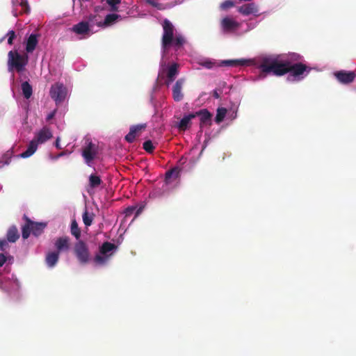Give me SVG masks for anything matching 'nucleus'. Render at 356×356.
I'll list each match as a JSON object with an SVG mask.
<instances>
[{
	"mask_svg": "<svg viewBox=\"0 0 356 356\" xmlns=\"http://www.w3.org/2000/svg\"><path fill=\"white\" fill-rule=\"evenodd\" d=\"M302 58V56L301 55L294 52L289 53L283 56H264L259 59L258 68L260 70L261 73L264 74V76H266V74H269L273 72V70L269 69L272 62L276 63L277 65L289 64L290 65L296 64V63H300V61Z\"/></svg>",
	"mask_w": 356,
	"mask_h": 356,
	"instance_id": "1",
	"label": "nucleus"
},
{
	"mask_svg": "<svg viewBox=\"0 0 356 356\" xmlns=\"http://www.w3.org/2000/svg\"><path fill=\"white\" fill-rule=\"evenodd\" d=\"M269 69L273 70L270 74L275 76H281L290 73L291 76L298 80L303 79V75L309 74L311 71V68L302 63H296V64L289 65V64L277 65L276 63L272 62Z\"/></svg>",
	"mask_w": 356,
	"mask_h": 356,
	"instance_id": "2",
	"label": "nucleus"
},
{
	"mask_svg": "<svg viewBox=\"0 0 356 356\" xmlns=\"http://www.w3.org/2000/svg\"><path fill=\"white\" fill-rule=\"evenodd\" d=\"M28 63V56L21 55L17 50L10 51L8 54V70L12 72L14 70L21 73L25 70Z\"/></svg>",
	"mask_w": 356,
	"mask_h": 356,
	"instance_id": "3",
	"label": "nucleus"
},
{
	"mask_svg": "<svg viewBox=\"0 0 356 356\" xmlns=\"http://www.w3.org/2000/svg\"><path fill=\"white\" fill-rule=\"evenodd\" d=\"M23 218L26 221L25 225L22 227V238L24 239L28 238L31 233L35 236H40L47 226V224L44 222H35L32 221L26 215L24 216Z\"/></svg>",
	"mask_w": 356,
	"mask_h": 356,
	"instance_id": "4",
	"label": "nucleus"
},
{
	"mask_svg": "<svg viewBox=\"0 0 356 356\" xmlns=\"http://www.w3.org/2000/svg\"><path fill=\"white\" fill-rule=\"evenodd\" d=\"M163 33L162 35V49L165 54L172 45L174 38L175 27L172 22L168 19H165L162 23Z\"/></svg>",
	"mask_w": 356,
	"mask_h": 356,
	"instance_id": "5",
	"label": "nucleus"
},
{
	"mask_svg": "<svg viewBox=\"0 0 356 356\" xmlns=\"http://www.w3.org/2000/svg\"><path fill=\"white\" fill-rule=\"evenodd\" d=\"M98 154V146L93 143L90 139H86L82 148V156L86 163L90 164Z\"/></svg>",
	"mask_w": 356,
	"mask_h": 356,
	"instance_id": "6",
	"label": "nucleus"
},
{
	"mask_svg": "<svg viewBox=\"0 0 356 356\" xmlns=\"http://www.w3.org/2000/svg\"><path fill=\"white\" fill-rule=\"evenodd\" d=\"M74 251L77 259L81 264H85L88 262L90 253L85 242L79 241L74 245Z\"/></svg>",
	"mask_w": 356,
	"mask_h": 356,
	"instance_id": "7",
	"label": "nucleus"
},
{
	"mask_svg": "<svg viewBox=\"0 0 356 356\" xmlns=\"http://www.w3.org/2000/svg\"><path fill=\"white\" fill-rule=\"evenodd\" d=\"M49 94L51 97L56 102V104H60L64 101L67 95V89L63 83H56L52 85Z\"/></svg>",
	"mask_w": 356,
	"mask_h": 356,
	"instance_id": "8",
	"label": "nucleus"
},
{
	"mask_svg": "<svg viewBox=\"0 0 356 356\" xmlns=\"http://www.w3.org/2000/svg\"><path fill=\"white\" fill-rule=\"evenodd\" d=\"M220 26L224 32L227 33L238 30L241 24L232 17H225L220 21Z\"/></svg>",
	"mask_w": 356,
	"mask_h": 356,
	"instance_id": "9",
	"label": "nucleus"
},
{
	"mask_svg": "<svg viewBox=\"0 0 356 356\" xmlns=\"http://www.w3.org/2000/svg\"><path fill=\"white\" fill-rule=\"evenodd\" d=\"M334 76L340 83L348 84L354 81L356 74L354 72L341 70L335 72Z\"/></svg>",
	"mask_w": 356,
	"mask_h": 356,
	"instance_id": "10",
	"label": "nucleus"
},
{
	"mask_svg": "<svg viewBox=\"0 0 356 356\" xmlns=\"http://www.w3.org/2000/svg\"><path fill=\"white\" fill-rule=\"evenodd\" d=\"M146 128V124H140L130 127L129 132L126 135L125 140L128 143H133L136 136Z\"/></svg>",
	"mask_w": 356,
	"mask_h": 356,
	"instance_id": "11",
	"label": "nucleus"
},
{
	"mask_svg": "<svg viewBox=\"0 0 356 356\" xmlns=\"http://www.w3.org/2000/svg\"><path fill=\"white\" fill-rule=\"evenodd\" d=\"M237 10L239 13H241L243 15H258V6L254 3H249L244 4L241 6L238 7Z\"/></svg>",
	"mask_w": 356,
	"mask_h": 356,
	"instance_id": "12",
	"label": "nucleus"
},
{
	"mask_svg": "<svg viewBox=\"0 0 356 356\" xmlns=\"http://www.w3.org/2000/svg\"><path fill=\"white\" fill-rule=\"evenodd\" d=\"M185 79H179L172 87V97L175 102H180L184 98V94L181 92Z\"/></svg>",
	"mask_w": 356,
	"mask_h": 356,
	"instance_id": "13",
	"label": "nucleus"
},
{
	"mask_svg": "<svg viewBox=\"0 0 356 356\" xmlns=\"http://www.w3.org/2000/svg\"><path fill=\"white\" fill-rule=\"evenodd\" d=\"M193 115H195V118L197 116L200 117V127H202L204 125H211L212 114L208 110L202 109L199 111L193 113Z\"/></svg>",
	"mask_w": 356,
	"mask_h": 356,
	"instance_id": "14",
	"label": "nucleus"
},
{
	"mask_svg": "<svg viewBox=\"0 0 356 356\" xmlns=\"http://www.w3.org/2000/svg\"><path fill=\"white\" fill-rule=\"evenodd\" d=\"M52 138V134L48 127H43L34 136L33 139L38 144H42Z\"/></svg>",
	"mask_w": 356,
	"mask_h": 356,
	"instance_id": "15",
	"label": "nucleus"
},
{
	"mask_svg": "<svg viewBox=\"0 0 356 356\" xmlns=\"http://www.w3.org/2000/svg\"><path fill=\"white\" fill-rule=\"evenodd\" d=\"M56 252L59 253L63 251H67L70 248V238L68 236L58 238L55 241Z\"/></svg>",
	"mask_w": 356,
	"mask_h": 356,
	"instance_id": "16",
	"label": "nucleus"
},
{
	"mask_svg": "<svg viewBox=\"0 0 356 356\" xmlns=\"http://www.w3.org/2000/svg\"><path fill=\"white\" fill-rule=\"evenodd\" d=\"M195 118V115L193 113H190L187 115H185L179 122L177 123L176 127L181 131H184L188 129L191 125V120Z\"/></svg>",
	"mask_w": 356,
	"mask_h": 356,
	"instance_id": "17",
	"label": "nucleus"
},
{
	"mask_svg": "<svg viewBox=\"0 0 356 356\" xmlns=\"http://www.w3.org/2000/svg\"><path fill=\"white\" fill-rule=\"evenodd\" d=\"M72 31L78 35L87 34L90 31L89 23L88 22L82 21L74 24L72 28Z\"/></svg>",
	"mask_w": 356,
	"mask_h": 356,
	"instance_id": "18",
	"label": "nucleus"
},
{
	"mask_svg": "<svg viewBox=\"0 0 356 356\" xmlns=\"http://www.w3.org/2000/svg\"><path fill=\"white\" fill-rule=\"evenodd\" d=\"M179 65L177 63H172L170 65L167 70V81L166 84L169 85V83L173 82L179 73Z\"/></svg>",
	"mask_w": 356,
	"mask_h": 356,
	"instance_id": "19",
	"label": "nucleus"
},
{
	"mask_svg": "<svg viewBox=\"0 0 356 356\" xmlns=\"http://www.w3.org/2000/svg\"><path fill=\"white\" fill-rule=\"evenodd\" d=\"M251 63L250 60L246 59H234L225 60L221 62V65L227 67H237L248 65Z\"/></svg>",
	"mask_w": 356,
	"mask_h": 356,
	"instance_id": "20",
	"label": "nucleus"
},
{
	"mask_svg": "<svg viewBox=\"0 0 356 356\" xmlns=\"http://www.w3.org/2000/svg\"><path fill=\"white\" fill-rule=\"evenodd\" d=\"M119 18H120V15L108 14L105 17L104 22H99L97 24L99 27H107L113 24Z\"/></svg>",
	"mask_w": 356,
	"mask_h": 356,
	"instance_id": "21",
	"label": "nucleus"
},
{
	"mask_svg": "<svg viewBox=\"0 0 356 356\" xmlns=\"http://www.w3.org/2000/svg\"><path fill=\"white\" fill-rule=\"evenodd\" d=\"M38 36L37 34H31L28 38L26 44V51L28 53H31L35 49L38 43Z\"/></svg>",
	"mask_w": 356,
	"mask_h": 356,
	"instance_id": "22",
	"label": "nucleus"
},
{
	"mask_svg": "<svg viewBox=\"0 0 356 356\" xmlns=\"http://www.w3.org/2000/svg\"><path fill=\"white\" fill-rule=\"evenodd\" d=\"M59 259V252L56 251L49 252L47 254L45 261L47 265L52 268L56 266Z\"/></svg>",
	"mask_w": 356,
	"mask_h": 356,
	"instance_id": "23",
	"label": "nucleus"
},
{
	"mask_svg": "<svg viewBox=\"0 0 356 356\" xmlns=\"http://www.w3.org/2000/svg\"><path fill=\"white\" fill-rule=\"evenodd\" d=\"M38 145L39 144H38L36 140L33 139L29 143V144L28 145V147H27V149L25 152H22L19 155V156L22 157V158H28V157L32 156L35 152V151L37 150Z\"/></svg>",
	"mask_w": 356,
	"mask_h": 356,
	"instance_id": "24",
	"label": "nucleus"
},
{
	"mask_svg": "<svg viewBox=\"0 0 356 356\" xmlns=\"http://www.w3.org/2000/svg\"><path fill=\"white\" fill-rule=\"evenodd\" d=\"M6 237L8 241L10 243H15L19 238V234L16 226L13 225L8 229Z\"/></svg>",
	"mask_w": 356,
	"mask_h": 356,
	"instance_id": "25",
	"label": "nucleus"
},
{
	"mask_svg": "<svg viewBox=\"0 0 356 356\" xmlns=\"http://www.w3.org/2000/svg\"><path fill=\"white\" fill-rule=\"evenodd\" d=\"M21 88L22 94L26 99H29L33 94L32 86L28 81H24L22 83Z\"/></svg>",
	"mask_w": 356,
	"mask_h": 356,
	"instance_id": "26",
	"label": "nucleus"
},
{
	"mask_svg": "<svg viewBox=\"0 0 356 356\" xmlns=\"http://www.w3.org/2000/svg\"><path fill=\"white\" fill-rule=\"evenodd\" d=\"M116 248L115 244L110 242H104L99 248V252L102 254H106L108 252Z\"/></svg>",
	"mask_w": 356,
	"mask_h": 356,
	"instance_id": "27",
	"label": "nucleus"
},
{
	"mask_svg": "<svg viewBox=\"0 0 356 356\" xmlns=\"http://www.w3.org/2000/svg\"><path fill=\"white\" fill-rule=\"evenodd\" d=\"M95 214L93 213H89L87 209L83 213L82 218L83 223L86 226H90L94 220Z\"/></svg>",
	"mask_w": 356,
	"mask_h": 356,
	"instance_id": "28",
	"label": "nucleus"
},
{
	"mask_svg": "<svg viewBox=\"0 0 356 356\" xmlns=\"http://www.w3.org/2000/svg\"><path fill=\"white\" fill-rule=\"evenodd\" d=\"M143 207H140L139 208H137L135 206H131V207H127L125 209L124 213H125L126 216H129L136 211L135 218H136L141 213V212L143 211Z\"/></svg>",
	"mask_w": 356,
	"mask_h": 356,
	"instance_id": "29",
	"label": "nucleus"
},
{
	"mask_svg": "<svg viewBox=\"0 0 356 356\" xmlns=\"http://www.w3.org/2000/svg\"><path fill=\"white\" fill-rule=\"evenodd\" d=\"M102 181L101 179V178L95 175V174H92L90 175L89 177V185L91 188H97L101 184H102Z\"/></svg>",
	"mask_w": 356,
	"mask_h": 356,
	"instance_id": "30",
	"label": "nucleus"
},
{
	"mask_svg": "<svg viewBox=\"0 0 356 356\" xmlns=\"http://www.w3.org/2000/svg\"><path fill=\"white\" fill-rule=\"evenodd\" d=\"M70 231L72 235H73L76 239L80 238L81 230L79 227L78 223L75 220L72 221Z\"/></svg>",
	"mask_w": 356,
	"mask_h": 356,
	"instance_id": "31",
	"label": "nucleus"
},
{
	"mask_svg": "<svg viewBox=\"0 0 356 356\" xmlns=\"http://www.w3.org/2000/svg\"><path fill=\"white\" fill-rule=\"evenodd\" d=\"M179 170L177 168H174L167 171L165 173L166 182H168L169 180L172 177L174 179L177 178L179 176Z\"/></svg>",
	"mask_w": 356,
	"mask_h": 356,
	"instance_id": "32",
	"label": "nucleus"
},
{
	"mask_svg": "<svg viewBox=\"0 0 356 356\" xmlns=\"http://www.w3.org/2000/svg\"><path fill=\"white\" fill-rule=\"evenodd\" d=\"M227 113V109L225 108H218L217 110V114L216 115L215 120L217 123L221 122Z\"/></svg>",
	"mask_w": 356,
	"mask_h": 356,
	"instance_id": "33",
	"label": "nucleus"
},
{
	"mask_svg": "<svg viewBox=\"0 0 356 356\" xmlns=\"http://www.w3.org/2000/svg\"><path fill=\"white\" fill-rule=\"evenodd\" d=\"M184 42V38L181 35H176L175 38H173V42L172 44H173L175 49L177 50L182 47Z\"/></svg>",
	"mask_w": 356,
	"mask_h": 356,
	"instance_id": "34",
	"label": "nucleus"
},
{
	"mask_svg": "<svg viewBox=\"0 0 356 356\" xmlns=\"http://www.w3.org/2000/svg\"><path fill=\"white\" fill-rule=\"evenodd\" d=\"M20 6L22 7V10L19 12V15L29 14L31 9L27 0H20Z\"/></svg>",
	"mask_w": 356,
	"mask_h": 356,
	"instance_id": "35",
	"label": "nucleus"
},
{
	"mask_svg": "<svg viewBox=\"0 0 356 356\" xmlns=\"http://www.w3.org/2000/svg\"><path fill=\"white\" fill-rule=\"evenodd\" d=\"M143 147L148 153H152L155 149V147L150 140L144 142Z\"/></svg>",
	"mask_w": 356,
	"mask_h": 356,
	"instance_id": "36",
	"label": "nucleus"
},
{
	"mask_svg": "<svg viewBox=\"0 0 356 356\" xmlns=\"http://www.w3.org/2000/svg\"><path fill=\"white\" fill-rule=\"evenodd\" d=\"M106 2L111 6V11H117V6L120 3L121 0H106Z\"/></svg>",
	"mask_w": 356,
	"mask_h": 356,
	"instance_id": "37",
	"label": "nucleus"
},
{
	"mask_svg": "<svg viewBox=\"0 0 356 356\" xmlns=\"http://www.w3.org/2000/svg\"><path fill=\"white\" fill-rule=\"evenodd\" d=\"M234 6V2L232 0H226L220 4L222 10H227Z\"/></svg>",
	"mask_w": 356,
	"mask_h": 356,
	"instance_id": "38",
	"label": "nucleus"
},
{
	"mask_svg": "<svg viewBox=\"0 0 356 356\" xmlns=\"http://www.w3.org/2000/svg\"><path fill=\"white\" fill-rule=\"evenodd\" d=\"M6 36L8 37V44L12 45L13 44L14 39L16 38L15 32L13 30L9 31L6 34Z\"/></svg>",
	"mask_w": 356,
	"mask_h": 356,
	"instance_id": "39",
	"label": "nucleus"
},
{
	"mask_svg": "<svg viewBox=\"0 0 356 356\" xmlns=\"http://www.w3.org/2000/svg\"><path fill=\"white\" fill-rule=\"evenodd\" d=\"M12 4L13 6V10L12 11L13 15L17 17L18 16V13L16 10V7L19 6H20V0H12Z\"/></svg>",
	"mask_w": 356,
	"mask_h": 356,
	"instance_id": "40",
	"label": "nucleus"
},
{
	"mask_svg": "<svg viewBox=\"0 0 356 356\" xmlns=\"http://www.w3.org/2000/svg\"><path fill=\"white\" fill-rule=\"evenodd\" d=\"M107 257L97 254L95 257V261L99 264H103L106 262Z\"/></svg>",
	"mask_w": 356,
	"mask_h": 356,
	"instance_id": "41",
	"label": "nucleus"
},
{
	"mask_svg": "<svg viewBox=\"0 0 356 356\" xmlns=\"http://www.w3.org/2000/svg\"><path fill=\"white\" fill-rule=\"evenodd\" d=\"M8 246V240H6V239L0 240V250L4 251Z\"/></svg>",
	"mask_w": 356,
	"mask_h": 356,
	"instance_id": "42",
	"label": "nucleus"
},
{
	"mask_svg": "<svg viewBox=\"0 0 356 356\" xmlns=\"http://www.w3.org/2000/svg\"><path fill=\"white\" fill-rule=\"evenodd\" d=\"M202 65L206 68L211 69L213 67L214 64L211 61H205L202 63Z\"/></svg>",
	"mask_w": 356,
	"mask_h": 356,
	"instance_id": "43",
	"label": "nucleus"
},
{
	"mask_svg": "<svg viewBox=\"0 0 356 356\" xmlns=\"http://www.w3.org/2000/svg\"><path fill=\"white\" fill-rule=\"evenodd\" d=\"M6 256L2 254V253H0V267H1L6 262Z\"/></svg>",
	"mask_w": 356,
	"mask_h": 356,
	"instance_id": "44",
	"label": "nucleus"
},
{
	"mask_svg": "<svg viewBox=\"0 0 356 356\" xmlns=\"http://www.w3.org/2000/svg\"><path fill=\"white\" fill-rule=\"evenodd\" d=\"M213 97L215 98V99H219L220 97V93L218 92L217 90H214L213 91Z\"/></svg>",
	"mask_w": 356,
	"mask_h": 356,
	"instance_id": "45",
	"label": "nucleus"
},
{
	"mask_svg": "<svg viewBox=\"0 0 356 356\" xmlns=\"http://www.w3.org/2000/svg\"><path fill=\"white\" fill-rule=\"evenodd\" d=\"M55 146L58 149H61L62 147L60 145V139L58 138L55 141Z\"/></svg>",
	"mask_w": 356,
	"mask_h": 356,
	"instance_id": "46",
	"label": "nucleus"
},
{
	"mask_svg": "<svg viewBox=\"0 0 356 356\" xmlns=\"http://www.w3.org/2000/svg\"><path fill=\"white\" fill-rule=\"evenodd\" d=\"M55 113H56V111H54L53 112L48 114V115L47 117V120H49L52 119L54 117Z\"/></svg>",
	"mask_w": 356,
	"mask_h": 356,
	"instance_id": "47",
	"label": "nucleus"
},
{
	"mask_svg": "<svg viewBox=\"0 0 356 356\" xmlns=\"http://www.w3.org/2000/svg\"><path fill=\"white\" fill-rule=\"evenodd\" d=\"M94 10H95V12L99 13V12L103 10L104 8L102 7H101V6H96V7H95Z\"/></svg>",
	"mask_w": 356,
	"mask_h": 356,
	"instance_id": "48",
	"label": "nucleus"
},
{
	"mask_svg": "<svg viewBox=\"0 0 356 356\" xmlns=\"http://www.w3.org/2000/svg\"><path fill=\"white\" fill-rule=\"evenodd\" d=\"M96 17V15H90L88 19L90 22H93Z\"/></svg>",
	"mask_w": 356,
	"mask_h": 356,
	"instance_id": "49",
	"label": "nucleus"
},
{
	"mask_svg": "<svg viewBox=\"0 0 356 356\" xmlns=\"http://www.w3.org/2000/svg\"><path fill=\"white\" fill-rule=\"evenodd\" d=\"M9 163L8 161H6L4 163H2L1 161H0V168L4 166L5 165H8Z\"/></svg>",
	"mask_w": 356,
	"mask_h": 356,
	"instance_id": "50",
	"label": "nucleus"
},
{
	"mask_svg": "<svg viewBox=\"0 0 356 356\" xmlns=\"http://www.w3.org/2000/svg\"><path fill=\"white\" fill-rule=\"evenodd\" d=\"M149 3L150 4H152V5H154V4L153 3V2L150 1H149Z\"/></svg>",
	"mask_w": 356,
	"mask_h": 356,
	"instance_id": "51",
	"label": "nucleus"
},
{
	"mask_svg": "<svg viewBox=\"0 0 356 356\" xmlns=\"http://www.w3.org/2000/svg\"><path fill=\"white\" fill-rule=\"evenodd\" d=\"M62 155H63V153H60L58 156H60Z\"/></svg>",
	"mask_w": 356,
	"mask_h": 356,
	"instance_id": "52",
	"label": "nucleus"
}]
</instances>
